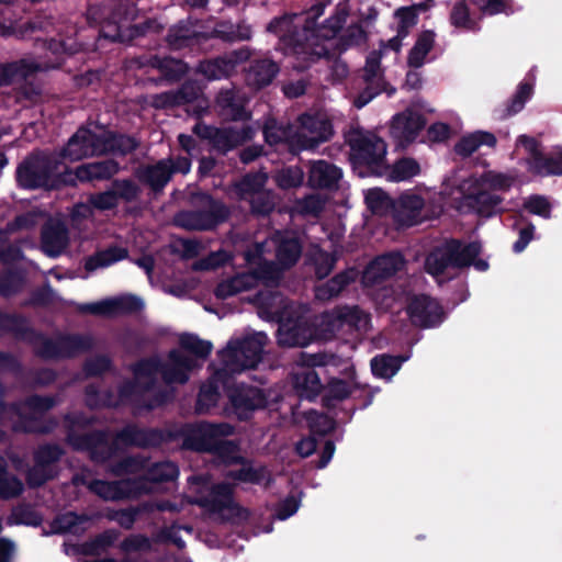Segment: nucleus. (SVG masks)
I'll return each mask as SVG.
<instances>
[{
  "label": "nucleus",
  "mask_w": 562,
  "mask_h": 562,
  "mask_svg": "<svg viewBox=\"0 0 562 562\" xmlns=\"http://www.w3.org/2000/svg\"><path fill=\"white\" fill-rule=\"evenodd\" d=\"M278 66L269 60L263 59L251 66L248 74V82L258 88L269 85L278 72Z\"/></svg>",
  "instance_id": "obj_39"
},
{
  "label": "nucleus",
  "mask_w": 562,
  "mask_h": 562,
  "mask_svg": "<svg viewBox=\"0 0 562 562\" xmlns=\"http://www.w3.org/2000/svg\"><path fill=\"white\" fill-rule=\"evenodd\" d=\"M144 471L145 474L135 480L136 486L145 487L142 495L161 491L162 483L175 481L179 474L178 468L172 462H159L147 467L145 460L133 457L125 458L116 470L117 473H139Z\"/></svg>",
  "instance_id": "obj_9"
},
{
  "label": "nucleus",
  "mask_w": 562,
  "mask_h": 562,
  "mask_svg": "<svg viewBox=\"0 0 562 562\" xmlns=\"http://www.w3.org/2000/svg\"><path fill=\"white\" fill-rule=\"evenodd\" d=\"M513 182L514 179L507 175L485 171L464 179L460 183V191L477 213L490 215L501 202L492 191L506 190Z\"/></svg>",
  "instance_id": "obj_6"
},
{
  "label": "nucleus",
  "mask_w": 562,
  "mask_h": 562,
  "mask_svg": "<svg viewBox=\"0 0 562 562\" xmlns=\"http://www.w3.org/2000/svg\"><path fill=\"white\" fill-rule=\"evenodd\" d=\"M353 385L349 382L333 379L327 385L328 396L336 400H344L352 392Z\"/></svg>",
  "instance_id": "obj_63"
},
{
  "label": "nucleus",
  "mask_w": 562,
  "mask_h": 562,
  "mask_svg": "<svg viewBox=\"0 0 562 562\" xmlns=\"http://www.w3.org/2000/svg\"><path fill=\"white\" fill-rule=\"evenodd\" d=\"M224 217V210L222 211V214L218 216H214L206 212H182L177 216L176 222L179 226L184 227L187 229L202 231L213 227Z\"/></svg>",
  "instance_id": "obj_36"
},
{
  "label": "nucleus",
  "mask_w": 562,
  "mask_h": 562,
  "mask_svg": "<svg viewBox=\"0 0 562 562\" xmlns=\"http://www.w3.org/2000/svg\"><path fill=\"white\" fill-rule=\"evenodd\" d=\"M341 178L342 172L337 166L326 160H316L311 164L307 181L313 188L335 189Z\"/></svg>",
  "instance_id": "obj_25"
},
{
  "label": "nucleus",
  "mask_w": 562,
  "mask_h": 562,
  "mask_svg": "<svg viewBox=\"0 0 562 562\" xmlns=\"http://www.w3.org/2000/svg\"><path fill=\"white\" fill-rule=\"evenodd\" d=\"M425 198L415 192L403 193L394 204L396 221L406 226L415 225L426 218L423 214Z\"/></svg>",
  "instance_id": "obj_23"
},
{
  "label": "nucleus",
  "mask_w": 562,
  "mask_h": 562,
  "mask_svg": "<svg viewBox=\"0 0 562 562\" xmlns=\"http://www.w3.org/2000/svg\"><path fill=\"white\" fill-rule=\"evenodd\" d=\"M68 245V233L65 225L56 220H50L42 233V248L52 257L60 255Z\"/></svg>",
  "instance_id": "obj_28"
},
{
  "label": "nucleus",
  "mask_w": 562,
  "mask_h": 562,
  "mask_svg": "<svg viewBox=\"0 0 562 562\" xmlns=\"http://www.w3.org/2000/svg\"><path fill=\"white\" fill-rule=\"evenodd\" d=\"M88 487L105 501L138 497L142 495V491L145 490L144 486H136V481L130 479L116 482L95 480L91 481Z\"/></svg>",
  "instance_id": "obj_17"
},
{
  "label": "nucleus",
  "mask_w": 562,
  "mask_h": 562,
  "mask_svg": "<svg viewBox=\"0 0 562 562\" xmlns=\"http://www.w3.org/2000/svg\"><path fill=\"white\" fill-rule=\"evenodd\" d=\"M301 255V245L291 234L277 233L262 243H257L245 254V260L262 270V277L269 282H276L282 269L296 262Z\"/></svg>",
  "instance_id": "obj_4"
},
{
  "label": "nucleus",
  "mask_w": 562,
  "mask_h": 562,
  "mask_svg": "<svg viewBox=\"0 0 562 562\" xmlns=\"http://www.w3.org/2000/svg\"><path fill=\"white\" fill-rule=\"evenodd\" d=\"M92 345L88 336H63L54 340H44L40 352L47 358L71 357L81 352Z\"/></svg>",
  "instance_id": "obj_22"
},
{
  "label": "nucleus",
  "mask_w": 562,
  "mask_h": 562,
  "mask_svg": "<svg viewBox=\"0 0 562 562\" xmlns=\"http://www.w3.org/2000/svg\"><path fill=\"white\" fill-rule=\"evenodd\" d=\"M448 245H457L456 252L451 256L453 268H461L469 265H474L477 270L484 271L487 269L488 265L486 261L482 259L475 260L476 256L481 251V245L477 243H472L469 245H462L457 240H451L447 243Z\"/></svg>",
  "instance_id": "obj_29"
},
{
  "label": "nucleus",
  "mask_w": 562,
  "mask_h": 562,
  "mask_svg": "<svg viewBox=\"0 0 562 562\" xmlns=\"http://www.w3.org/2000/svg\"><path fill=\"white\" fill-rule=\"evenodd\" d=\"M307 419L312 431L316 434L324 435L334 428L333 419L325 414L311 412L308 413Z\"/></svg>",
  "instance_id": "obj_60"
},
{
  "label": "nucleus",
  "mask_w": 562,
  "mask_h": 562,
  "mask_svg": "<svg viewBox=\"0 0 562 562\" xmlns=\"http://www.w3.org/2000/svg\"><path fill=\"white\" fill-rule=\"evenodd\" d=\"M457 249V245H448L447 243L436 248L426 259L425 267L427 272L437 277L448 268H453L451 256Z\"/></svg>",
  "instance_id": "obj_34"
},
{
  "label": "nucleus",
  "mask_w": 562,
  "mask_h": 562,
  "mask_svg": "<svg viewBox=\"0 0 562 562\" xmlns=\"http://www.w3.org/2000/svg\"><path fill=\"white\" fill-rule=\"evenodd\" d=\"M267 182V175L258 172L255 175L246 176L238 184V190L243 198L251 199L259 192L263 191L262 188Z\"/></svg>",
  "instance_id": "obj_50"
},
{
  "label": "nucleus",
  "mask_w": 562,
  "mask_h": 562,
  "mask_svg": "<svg viewBox=\"0 0 562 562\" xmlns=\"http://www.w3.org/2000/svg\"><path fill=\"white\" fill-rule=\"evenodd\" d=\"M119 440L124 443L144 446L147 443L145 434L134 426H127L119 434Z\"/></svg>",
  "instance_id": "obj_64"
},
{
  "label": "nucleus",
  "mask_w": 562,
  "mask_h": 562,
  "mask_svg": "<svg viewBox=\"0 0 562 562\" xmlns=\"http://www.w3.org/2000/svg\"><path fill=\"white\" fill-rule=\"evenodd\" d=\"M341 315V306L324 313L316 322L315 338L328 340L346 331Z\"/></svg>",
  "instance_id": "obj_30"
},
{
  "label": "nucleus",
  "mask_w": 562,
  "mask_h": 562,
  "mask_svg": "<svg viewBox=\"0 0 562 562\" xmlns=\"http://www.w3.org/2000/svg\"><path fill=\"white\" fill-rule=\"evenodd\" d=\"M341 312L346 331L363 330L369 326V315L358 306H341Z\"/></svg>",
  "instance_id": "obj_45"
},
{
  "label": "nucleus",
  "mask_w": 562,
  "mask_h": 562,
  "mask_svg": "<svg viewBox=\"0 0 562 562\" xmlns=\"http://www.w3.org/2000/svg\"><path fill=\"white\" fill-rule=\"evenodd\" d=\"M198 98V90L193 86L183 87L178 93L165 92L154 98L155 106H169L184 102H191Z\"/></svg>",
  "instance_id": "obj_43"
},
{
  "label": "nucleus",
  "mask_w": 562,
  "mask_h": 562,
  "mask_svg": "<svg viewBox=\"0 0 562 562\" xmlns=\"http://www.w3.org/2000/svg\"><path fill=\"white\" fill-rule=\"evenodd\" d=\"M517 146H521L525 149V151L529 155L526 161L529 171L533 173V162L537 160H541L543 157L539 142L533 137L520 135L517 138Z\"/></svg>",
  "instance_id": "obj_52"
},
{
  "label": "nucleus",
  "mask_w": 562,
  "mask_h": 562,
  "mask_svg": "<svg viewBox=\"0 0 562 562\" xmlns=\"http://www.w3.org/2000/svg\"><path fill=\"white\" fill-rule=\"evenodd\" d=\"M325 205V199L319 193H314L297 202L296 209L302 214L317 215Z\"/></svg>",
  "instance_id": "obj_58"
},
{
  "label": "nucleus",
  "mask_w": 562,
  "mask_h": 562,
  "mask_svg": "<svg viewBox=\"0 0 562 562\" xmlns=\"http://www.w3.org/2000/svg\"><path fill=\"white\" fill-rule=\"evenodd\" d=\"M228 476L236 481L260 483L267 476V471L243 465L238 471L229 472Z\"/></svg>",
  "instance_id": "obj_57"
},
{
  "label": "nucleus",
  "mask_w": 562,
  "mask_h": 562,
  "mask_svg": "<svg viewBox=\"0 0 562 562\" xmlns=\"http://www.w3.org/2000/svg\"><path fill=\"white\" fill-rule=\"evenodd\" d=\"M265 139L270 145L288 142L291 145L294 133L291 128L279 125L274 120L266 122L263 127Z\"/></svg>",
  "instance_id": "obj_48"
},
{
  "label": "nucleus",
  "mask_w": 562,
  "mask_h": 562,
  "mask_svg": "<svg viewBox=\"0 0 562 562\" xmlns=\"http://www.w3.org/2000/svg\"><path fill=\"white\" fill-rule=\"evenodd\" d=\"M108 139L109 145L111 146L108 153L119 151L121 154H126L135 149L137 145L134 138L125 135L115 136L110 131H108Z\"/></svg>",
  "instance_id": "obj_59"
},
{
  "label": "nucleus",
  "mask_w": 562,
  "mask_h": 562,
  "mask_svg": "<svg viewBox=\"0 0 562 562\" xmlns=\"http://www.w3.org/2000/svg\"><path fill=\"white\" fill-rule=\"evenodd\" d=\"M533 173L539 176H562V153L555 157H542L533 162Z\"/></svg>",
  "instance_id": "obj_51"
},
{
  "label": "nucleus",
  "mask_w": 562,
  "mask_h": 562,
  "mask_svg": "<svg viewBox=\"0 0 562 562\" xmlns=\"http://www.w3.org/2000/svg\"><path fill=\"white\" fill-rule=\"evenodd\" d=\"M252 211L266 214L274 207V199L270 191H261L249 200Z\"/></svg>",
  "instance_id": "obj_61"
},
{
  "label": "nucleus",
  "mask_w": 562,
  "mask_h": 562,
  "mask_svg": "<svg viewBox=\"0 0 562 562\" xmlns=\"http://www.w3.org/2000/svg\"><path fill=\"white\" fill-rule=\"evenodd\" d=\"M351 159L355 165H367L373 172L383 167L386 145L372 132H355L349 138Z\"/></svg>",
  "instance_id": "obj_10"
},
{
  "label": "nucleus",
  "mask_w": 562,
  "mask_h": 562,
  "mask_svg": "<svg viewBox=\"0 0 562 562\" xmlns=\"http://www.w3.org/2000/svg\"><path fill=\"white\" fill-rule=\"evenodd\" d=\"M299 361L302 368L293 375L294 387L301 396L313 398L323 389L321 379L313 368L327 364L328 357L323 353H302Z\"/></svg>",
  "instance_id": "obj_12"
},
{
  "label": "nucleus",
  "mask_w": 562,
  "mask_h": 562,
  "mask_svg": "<svg viewBox=\"0 0 562 562\" xmlns=\"http://www.w3.org/2000/svg\"><path fill=\"white\" fill-rule=\"evenodd\" d=\"M331 125L323 115L304 114L294 132L291 146L296 149H313L331 135Z\"/></svg>",
  "instance_id": "obj_11"
},
{
  "label": "nucleus",
  "mask_w": 562,
  "mask_h": 562,
  "mask_svg": "<svg viewBox=\"0 0 562 562\" xmlns=\"http://www.w3.org/2000/svg\"><path fill=\"white\" fill-rule=\"evenodd\" d=\"M267 336L257 333L243 340H232L220 357L223 369L217 371L209 384L201 387L198 398V411L204 413L213 407L218 400L217 383L222 381L224 372L239 373L247 369H254L261 360Z\"/></svg>",
  "instance_id": "obj_3"
},
{
  "label": "nucleus",
  "mask_w": 562,
  "mask_h": 562,
  "mask_svg": "<svg viewBox=\"0 0 562 562\" xmlns=\"http://www.w3.org/2000/svg\"><path fill=\"white\" fill-rule=\"evenodd\" d=\"M247 265L251 272L238 273L218 283L215 289V295L217 299L224 300L240 292L250 290L256 286L260 280L266 283H270L262 277V270L260 267L251 266L248 262Z\"/></svg>",
  "instance_id": "obj_20"
},
{
  "label": "nucleus",
  "mask_w": 562,
  "mask_h": 562,
  "mask_svg": "<svg viewBox=\"0 0 562 562\" xmlns=\"http://www.w3.org/2000/svg\"><path fill=\"white\" fill-rule=\"evenodd\" d=\"M143 302L134 295H120L109 297L95 303L85 304L80 306V311L100 316H119L132 312H136L143 307Z\"/></svg>",
  "instance_id": "obj_14"
},
{
  "label": "nucleus",
  "mask_w": 562,
  "mask_h": 562,
  "mask_svg": "<svg viewBox=\"0 0 562 562\" xmlns=\"http://www.w3.org/2000/svg\"><path fill=\"white\" fill-rule=\"evenodd\" d=\"M23 484L15 476L9 475L4 469V461L0 458V497L11 498L18 496Z\"/></svg>",
  "instance_id": "obj_49"
},
{
  "label": "nucleus",
  "mask_w": 562,
  "mask_h": 562,
  "mask_svg": "<svg viewBox=\"0 0 562 562\" xmlns=\"http://www.w3.org/2000/svg\"><path fill=\"white\" fill-rule=\"evenodd\" d=\"M435 44V33L425 31L419 34L415 45L409 50L407 63L411 67L419 68L424 65L427 54Z\"/></svg>",
  "instance_id": "obj_38"
},
{
  "label": "nucleus",
  "mask_w": 562,
  "mask_h": 562,
  "mask_svg": "<svg viewBox=\"0 0 562 562\" xmlns=\"http://www.w3.org/2000/svg\"><path fill=\"white\" fill-rule=\"evenodd\" d=\"M111 146L108 139V130L97 124L79 128L68 140L66 147L58 155L70 161H78L97 155L108 153Z\"/></svg>",
  "instance_id": "obj_8"
},
{
  "label": "nucleus",
  "mask_w": 562,
  "mask_h": 562,
  "mask_svg": "<svg viewBox=\"0 0 562 562\" xmlns=\"http://www.w3.org/2000/svg\"><path fill=\"white\" fill-rule=\"evenodd\" d=\"M420 172L419 164L412 158H404L393 165L387 177L392 181H405Z\"/></svg>",
  "instance_id": "obj_46"
},
{
  "label": "nucleus",
  "mask_w": 562,
  "mask_h": 562,
  "mask_svg": "<svg viewBox=\"0 0 562 562\" xmlns=\"http://www.w3.org/2000/svg\"><path fill=\"white\" fill-rule=\"evenodd\" d=\"M66 167L56 154H34L26 158L18 169L19 183L27 189L54 188L60 182Z\"/></svg>",
  "instance_id": "obj_7"
},
{
  "label": "nucleus",
  "mask_w": 562,
  "mask_h": 562,
  "mask_svg": "<svg viewBox=\"0 0 562 562\" xmlns=\"http://www.w3.org/2000/svg\"><path fill=\"white\" fill-rule=\"evenodd\" d=\"M259 301L263 310L261 314H266L268 318L283 321L286 317L288 313L285 307L282 308L284 301L281 295L272 293L268 297H263L260 294Z\"/></svg>",
  "instance_id": "obj_47"
},
{
  "label": "nucleus",
  "mask_w": 562,
  "mask_h": 562,
  "mask_svg": "<svg viewBox=\"0 0 562 562\" xmlns=\"http://www.w3.org/2000/svg\"><path fill=\"white\" fill-rule=\"evenodd\" d=\"M301 326L290 327L288 324H282L279 329V342L284 346H303L308 342L306 337L300 334Z\"/></svg>",
  "instance_id": "obj_55"
},
{
  "label": "nucleus",
  "mask_w": 562,
  "mask_h": 562,
  "mask_svg": "<svg viewBox=\"0 0 562 562\" xmlns=\"http://www.w3.org/2000/svg\"><path fill=\"white\" fill-rule=\"evenodd\" d=\"M424 125L423 116L418 112L407 109L393 117L391 135L398 145L405 146L416 138Z\"/></svg>",
  "instance_id": "obj_18"
},
{
  "label": "nucleus",
  "mask_w": 562,
  "mask_h": 562,
  "mask_svg": "<svg viewBox=\"0 0 562 562\" xmlns=\"http://www.w3.org/2000/svg\"><path fill=\"white\" fill-rule=\"evenodd\" d=\"M470 5L476 7L484 14H495L504 10L503 0H461L451 11V23L457 27L472 29L474 25L470 16Z\"/></svg>",
  "instance_id": "obj_16"
},
{
  "label": "nucleus",
  "mask_w": 562,
  "mask_h": 562,
  "mask_svg": "<svg viewBox=\"0 0 562 562\" xmlns=\"http://www.w3.org/2000/svg\"><path fill=\"white\" fill-rule=\"evenodd\" d=\"M126 256V249L119 247H110L90 257L86 262V269L92 271L98 268H106L124 259Z\"/></svg>",
  "instance_id": "obj_41"
},
{
  "label": "nucleus",
  "mask_w": 562,
  "mask_h": 562,
  "mask_svg": "<svg viewBox=\"0 0 562 562\" xmlns=\"http://www.w3.org/2000/svg\"><path fill=\"white\" fill-rule=\"evenodd\" d=\"M233 434V427L228 424H199L189 436L190 445L199 451L222 452L232 443L226 437Z\"/></svg>",
  "instance_id": "obj_13"
},
{
  "label": "nucleus",
  "mask_w": 562,
  "mask_h": 562,
  "mask_svg": "<svg viewBox=\"0 0 562 562\" xmlns=\"http://www.w3.org/2000/svg\"><path fill=\"white\" fill-rule=\"evenodd\" d=\"M171 177L169 162L160 160L154 166H147L140 170V178L153 189L162 188Z\"/></svg>",
  "instance_id": "obj_40"
},
{
  "label": "nucleus",
  "mask_w": 562,
  "mask_h": 562,
  "mask_svg": "<svg viewBox=\"0 0 562 562\" xmlns=\"http://www.w3.org/2000/svg\"><path fill=\"white\" fill-rule=\"evenodd\" d=\"M231 402L239 418H246L248 413L266 406L263 392L257 387L243 386L231 394Z\"/></svg>",
  "instance_id": "obj_26"
},
{
  "label": "nucleus",
  "mask_w": 562,
  "mask_h": 562,
  "mask_svg": "<svg viewBox=\"0 0 562 562\" xmlns=\"http://www.w3.org/2000/svg\"><path fill=\"white\" fill-rule=\"evenodd\" d=\"M54 401L50 397L34 396L16 407V413L22 419L21 428L26 431H36L41 428L34 424L45 412L53 407Z\"/></svg>",
  "instance_id": "obj_27"
},
{
  "label": "nucleus",
  "mask_w": 562,
  "mask_h": 562,
  "mask_svg": "<svg viewBox=\"0 0 562 562\" xmlns=\"http://www.w3.org/2000/svg\"><path fill=\"white\" fill-rule=\"evenodd\" d=\"M216 102L226 119L236 121L248 116L245 111V98L233 90L222 91Z\"/></svg>",
  "instance_id": "obj_31"
},
{
  "label": "nucleus",
  "mask_w": 562,
  "mask_h": 562,
  "mask_svg": "<svg viewBox=\"0 0 562 562\" xmlns=\"http://www.w3.org/2000/svg\"><path fill=\"white\" fill-rule=\"evenodd\" d=\"M180 345L183 350L170 351L162 364L156 359L140 361L134 369V381L125 384L120 391L121 402L132 403L137 411L159 406L166 401L167 395L157 387L158 374H161L167 384H183L189 380L190 372L196 367V362L187 351L205 358L212 350L210 341L201 340L190 334L180 337Z\"/></svg>",
  "instance_id": "obj_1"
},
{
  "label": "nucleus",
  "mask_w": 562,
  "mask_h": 562,
  "mask_svg": "<svg viewBox=\"0 0 562 562\" xmlns=\"http://www.w3.org/2000/svg\"><path fill=\"white\" fill-rule=\"evenodd\" d=\"M189 484L190 490L198 494L191 502L202 505L218 519L238 524L248 518V512L234 503L229 484L223 483L213 487L206 496L204 492L209 490L210 484L207 476H192Z\"/></svg>",
  "instance_id": "obj_5"
},
{
  "label": "nucleus",
  "mask_w": 562,
  "mask_h": 562,
  "mask_svg": "<svg viewBox=\"0 0 562 562\" xmlns=\"http://www.w3.org/2000/svg\"><path fill=\"white\" fill-rule=\"evenodd\" d=\"M249 58L247 49L233 52L224 57L200 63L199 71L209 80H221L229 77L236 66Z\"/></svg>",
  "instance_id": "obj_15"
},
{
  "label": "nucleus",
  "mask_w": 562,
  "mask_h": 562,
  "mask_svg": "<svg viewBox=\"0 0 562 562\" xmlns=\"http://www.w3.org/2000/svg\"><path fill=\"white\" fill-rule=\"evenodd\" d=\"M61 451L57 447L46 446L35 454V464L27 475L29 484L40 486L55 474L53 463L59 459Z\"/></svg>",
  "instance_id": "obj_24"
},
{
  "label": "nucleus",
  "mask_w": 562,
  "mask_h": 562,
  "mask_svg": "<svg viewBox=\"0 0 562 562\" xmlns=\"http://www.w3.org/2000/svg\"><path fill=\"white\" fill-rule=\"evenodd\" d=\"M525 207L530 213L548 218L550 216V203L540 195H533L526 200Z\"/></svg>",
  "instance_id": "obj_62"
},
{
  "label": "nucleus",
  "mask_w": 562,
  "mask_h": 562,
  "mask_svg": "<svg viewBox=\"0 0 562 562\" xmlns=\"http://www.w3.org/2000/svg\"><path fill=\"white\" fill-rule=\"evenodd\" d=\"M10 525H33L36 526L41 522L40 516L33 510L32 507L20 505L15 507L11 515L8 517Z\"/></svg>",
  "instance_id": "obj_53"
},
{
  "label": "nucleus",
  "mask_w": 562,
  "mask_h": 562,
  "mask_svg": "<svg viewBox=\"0 0 562 562\" xmlns=\"http://www.w3.org/2000/svg\"><path fill=\"white\" fill-rule=\"evenodd\" d=\"M381 56V52L374 50L367 57L363 68V80L366 85H369L370 89H378V87L384 88L380 68Z\"/></svg>",
  "instance_id": "obj_42"
},
{
  "label": "nucleus",
  "mask_w": 562,
  "mask_h": 562,
  "mask_svg": "<svg viewBox=\"0 0 562 562\" xmlns=\"http://www.w3.org/2000/svg\"><path fill=\"white\" fill-rule=\"evenodd\" d=\"M358 277L355 269L346 270L337 274L328 282L318 285L315 290V295L321 301H327L337 296L349 283L353 282Z\"/></svg>",
  "instance_id": "obj_33"
},
{
  "label": "nucleus",
  "mask_w": 562,
  "mask_h": 562,
  "mask_svg": "<svg viewBox=\"0 0 562 562\" xmlns=\"http://www.w3.org/2000/svg\"><path fill=\"white\" fill-rule=\"evenodd\" d=\"M494 147L496 137L488 132L476 131L463 136L454 146V150L462 157H468L475 153L481 146Z\"/></svg>",
  "instance_id": "obj_32"
},
{
  "label": "nucleus",
  "mask_w": 562,
  "mask_h": 562,
  "mask_svg": "<svg viewBox=\"0 0 562 562\" xmlns=\"http://www.w3.org/2000/svg\"><path fill=\"white\" fill-rule=\"evenodd\" d=\"M364 199L368 207L373 213H383L390 205L389 196L378 188L368 190Z\"/></svg>",
  "instance_id": "obj_56"
},
{
  "label": "nucleus",
  "mask_w": 562,
  "mask_h": 562,
  "mask_svg": "<svg viewBox=\"0 0 562 562\" xmlns=\"http://www.w3.org/2000/svg\"><path fill=\"white\" fill-rule=\"evenodd\" d=\"M324 13V5L316 4L308 12L284 15L273 20L268 30L274 33L285 48L297 55L303 61L328 57L335 49L341 50L336 38L337 32L346 21L344 12L326 20L317 30L314 29L316 18Z\"/></svg>",
  "instance_id": "obj_2"
},
{
  "label": "nucleus",
  "mask_w": 562,
  "mask_h": 562,
  "mask_svg": "<svg viewBox=\"0 0 562 562\" xmlns=\"http://www.w3.org/2000/svg\"><path fill=\"white\" fill-rule=\"evenodd\" d=\"M119 170L117 164L113 160L91 162L79 166L75 175L80 181L101 180L110 178Z\"/></svg>",
  "instance_id": "obj_35"
},
{
  "label": "nucleus",
  "mask_w": 562,
  "mask_h": 562,
  "mask_svg": "<svg viewBox=\"0 0 562 562\" xmlns=\"http://www.w3.org/2000/svg\"><path fill=\"white\" fill-rule=\"evenodd\" d=\"M92 524V518L87 515H77L72 512L58 516L53 524L56 532L79 533Z\"/></svg>",
  "instance_id": "obj_37"
},
{
  "label": "nucleus",
  "mask_w": 562,
  "mask_h": 562,
  "mask_svg": "<svg viewBox=\"0 0 562 562\" xmlns=\"http://www.w3.org/2000/svg\"><path fill=\"white\" fill-rule=\"evenodd\" d=\"M407 311L412 322L422 327L435 326L443 317L439 303L427 295L415 296L411 301Z\"/></svg>",
  "instance_id": "obj_21"
},
{
  "label": "nucleus",
  "mask_w": 562,
  "mask_h": 562,
  "mask_svg": "<svg viewBox=\"0 0 562 562\" xmlns=\"http://www.w3.org/2000/svg\"><path fill=\"white\" fill-rule=\"evenodd\" d=\"M304 173L300 168H285L276 175V182L282 189H291L302 184Z\"/></svg>",
  "instance_id": "obj_54"
},
{
  "label": "nucleus",
  "mask_w": 562,
  "mask_h": 562,
  "mask_svg": "<svg viewBox=\"0 0 562 562\" xmlns=\"http://www.w3.org/2000/svg\"><path fill=\"white\" fill-rule=\"evenodd\" d=\"M404 360L405 359L385 355L375 357L371 361L372 372L376 376L391 379L400 370Z\"/></svg>",
  "instance_id": "obj_44"
},
{
  "label": "nucleus",
  "mask_w": 562,
  "mask_h": 562,
  "mask_svg": "<svg viewBox=\"0 0 562 562\" xmlns=\"http://www.w3.org/2000/svg\"><path fill=\"white\" fill-rule=\"evenodd\" d=\"M404 266L400 254H386L374 259L363 271L362 282L366 286H373L392 277Z\"/></svg>",
  "instance_id": "obj_19"
}]
</instances>
